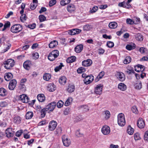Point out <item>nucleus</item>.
<instances>
[{
    "mask_svg": "<svg viewBox=\"0 0 148 148\" xmlns=\"http://www.w3.org/2000/svg\"><path fill=\"white\" fill-rule=\"evenodd\" d=\"M134 131V129L133 128H132L131 126H129L127 127V133L130 135H132Z\"/></svg>",
    "mask_w": 148,
    "mask_h": 148,
    "instance_id": "nucleus-40",
    "label": "nucleus"
},
{
    "mask_svg": "<svg viewBox=\"0 0 148 148\" xmlns=\"http://www.w3.org/2000/svg\"><path fill=\"white\" fill-rule=\"evenodd\" d=\"M64 103V102L62 101H60L58 102L57 106L58 108H60L63 106Z\"/></svg>",
    "mask_w": 148,
    "mask_h": 148,
    "instance_id": "nucleus-53",
    "label": "nucleus"
},
{
    "mask_svg": "<svg viewBox=\"0 0 148 148\" xmlns=\"http://www.w3.org/2000/svg\"><path fill=\"white\" fill-rule=\"evenodd\" d=\"M4 77L6 81H9L13 78V75L11 73H8L5 74Z\"/></svg>",
    "mask_w": 148,
    "mask_h": 148,
    "instance_id": "nucleus-20",
    "label": "nucleus"
},
{
    "mask_svg": "<svg viewBox=\"0 0 148 148\" xmlns=\"http://www.w3.org/2000/svg\"><path fill=\"white\" fill-rule=\"evenodd\" d=\"M92 28V26L90 25H86L84 26L83 27V29L84 31H89Z\"/></svg>",
    "mask_w": 148,
    "mask_h": 148,
    "instance_id": "nucleus-42",
    "label": "nucleus"
},
{
    "mask_svg": "<svg viewBox=\"0 0 148 148\" xmlns=\"http://www.w3.org/2000/svg\"><path fill=\"white\" fill-rule=\"evenodd\" d=\"M85 71V69L83 67H79L77 70V71L78 73H81Z\"/></svg>",
    "mask_w": 148,
    "mask_h": 148,
    "instance_id": "nucleus-50",
    "label": "nucleus"
},
{
    "mask_svg": "<svg viewBox=\"0 0 148 148\" xmlns=\"http://www.w3.org/2000/svg\"><path fill=\"white\" fill-rule=\"evenodd\" d=\"M6 136L8 137H10L13 135V133L12 130L10 128L8 129L6 133Z\"/></svg>",
    "mask_w": 148,
    "mask_h": 148,
    "instance_id": "nucleus-29",
    "label": "nucleus"
},
{
    "mask_svg": "<svg viewBox=\"0 0 148 148\" xmlns=\"http://www.w3.org/2000/svg\"><path fill=\"white\" fill-rule=\"evenodd\" d=\"M62 63H60V65L58 66H56L55 69L54 70L56 72L59 71L60 69H62V67L64 66Z\"/></svg>",
    "mask_w": 148,
    "mask_h": 148,
    "instance_id": "nucleus-45",
    "label": "nucleus"
},
{
    "mask_svg": "<svg viewBox=\"0 0 148 148\" xmlns=\"http://www.w3.org/2000/svg\"><path fill=\"white\" fill-rule=\"evenodd\" d=\"M71 1V0H62L60 4L61 5L64 6L70 3Z\"/></svg>",
    "mask_w": 148,
    "mask_h": 148,
    "instance_id": "nucleus-39",
    "label": "nucleus"
},
{
    "mask_svg": "<svg viewBox=\"0 0 148 148\" xmlns=\"http://www.w3.org/2000/svg\"><path fill=\"white\" fill-rule=\"evenodd\" d=\"M62 138L64 145L66 147H69L71 144L70 139L65 135L62 136Z\"/></svg>",
    "mask_w": 148,
    "mask_h": 148,
    "instance_id": "nucleus-5",
    "label": "nucleus"
},
{
    "mask_svg": "<svg viewBox=\"0 0 148 148\" xmlns=\"http://www.w3.org/2000/svg\"><path fill=\"white\" fill-rule=\"evenodd\" d=\"M56 86L53 84H49L47 86V89L50 92L56 90Z\"/></svg>",
    "mask_w": 148,
    "mask_h": 148,
    "instance_id": "nucleus-23",
    "label": "nucleus"
},
{
    "mask_svg": "<svg viewBox=\"0 0 148 148\" xmlns=\"http://www.w3.org/2000/svg\"><path fill=\"white\" fill-rule=\"evenodd\" d=\"M107 45L109 48H112L114 46V43L112 42L108 41L107 42Z\"/></svg>",
    "mask_w": 148,
    "mask_h": 148,
    "instance_id": "nucleus-60",
    "label": "nucleus"
},
{
    "mask_svg": "<svg viewBox=\"0 0 148 148\" xmlns=\"http://www.w3.org/2000/svg\"><path fill=\"white\" fill-rule=\"evenodd\" d=\"M118 123L121 126H123L125 125V121L124 115L123 113L119 114L118 115Z\"/></svg>",
    "mask_w": 148,
    "mask_h": 148,
    "instance_id": "nucleus-4",
    "label": "nucleus"
},
{
    "mask_svg": "<svg viewBox=\"0 0 148 148\" xmlns=\"http://www.w3.org/2000/svg\"><path fill=\"white\" fill-rule=\"evenodd\" d=\"M56 0H51L49 2V5L51 7L56 4Z\"/></svg>",
    "mask_w": 148,
    "mask_h": 148,
    "instance_id": "nucleus-58",
    "label": "nucleus"
},
{
    "mask_svg": "<svg viewBox=\"0 0 148 148\" xmlns=\"http://www.w3.org/2000/svg\"><path fill=\"white\" fill-rule=\"evenodd\" d=\"M81 109L84 110L85 111H87L89 110V108L88 106L86 105H83L80 106Z\"/></svg>",
    "mask_w": 148,
    "mask_h": 148,
    "instance_id": "nucleus-51",
    "label": "nucleus"
},
{
    "mask_svg": "<svg viewBox=\"0 0 148 148\" xmlns=\"http://www.w3.org/2000/svg\"><path fill=\"white\" fill-rule=\"evenodd\" d=\"M23 132V131L22 130H20L17 131L15 135L17 137H19L21 135Z\"/></svg>",
    "mask_w": 148,
    "mask_h": 148,
    "instance_id": "nucleus-54",
    "label": "nucleus"
},
{
    "mask_svg": "<svg viewBox=\"0 0 148 148\" xmlns=\"http://www.w3.org/2000/svg\"><path fill=\"white\" fill-rule=\"evenodd\" d=\"M132 110L133 113L135 114H137L138 113V110L136 106H133L132 107Z\"/></svg>",
    "mask_w": 148,
    "mask_h": 148,
    "instance_id": "nucleus-59",
    "label": "nucleus"
},
{
    "mask_svg": "<svg viewBox=\"0 0 148 148\" xmlns=\"http://www.w3.org/2000/svg\"><path fill=\"white\" fill-rule=\"evenodd\" d=\"M92 61L90 59H87L86 60L82 61V64L83 66H90L92 64Z\"/></svg>",
    "mask_w": 148,
    "mask_h": 148,
    "instance_id": "nucleus-19",
    "label": "nucleus"
},
{
    "mask_svg": "<svg viewBox=\"0 0 148 148\" xmlns=\"http://www.w3.org/2000/svg\"><path fill=\"white\" fill-rule=\"evenodd\" d=\"M32 63L31 61L27 60L25 61L23 64L24 68L27 70H29L31 65Z\"/></svg>",
    "mask_w": 148,
    "mask_h": 148,
    "instance_id": "nucleus-18",
    "label": "nucleus"
},
{
    "mask_svg": "<svg viewBox=\"0 0 148 148\" xmlns=\"http://www.w3.org/2000/svg\"><path fill=\"white\" fill-rule=\"evenodd\" d=\"M59 83L61 84H64L66 82V78L65 76H61L59 80Z\"/></svg>",
    "mask_w": 148,
    "mask_h": 148,
    "instance_id": "nucleus-28",
    "label": "nucleus"
},
{
    "mask_svg": "<svg viewBox=\"0 0 148 148\" xmlns=\"http://www.w3.org/2000/svg\"><path fill=\"white\" fill-rule=\"evenodd\" d=\"M135 88L137 89H140L142 88V84L141 82L137 83L135 85Z\"/></svg>",
    "mask_w": 148,
    "mask_h": 148,
    "instance_id": "nucleus-46",
    "label": "nucleus"
},
{
    "mask_svg": "<svg viewBox=\"0 0 148 148\" xmlns=\"http://www.w3.org/2000/svg\"><path fill=\"white\" fill-rule=\"evenodd\" d=\"M57 125V123L55 121H51L49 123V130L52 131L53 130Z\"/></svg>",
    "mask_w": 148,
    "mask_h": 148,
    "instance_id": "nucleus-15",
    "label": "nucleus"
},
{
    "mask_svg": "<svg viewBox=\"0 0 148 148\" xmlns=\"http://www.w3.org/2000/svg\"><path fill=\"white\" fill-rule=\"evenodd\" d=\"M117 78L121 82L124 81L125 79V74L122 72H117L116 74Z\"/></svg>",
    "mask_w": 148,
    "mask_h": 148,
    "instance_id": "nucleus-10",
    "label": "nucleus"
},
{
    "mask_svg": "<svg viewBox=\"0 0 148 148\" xmlns=\"http://www.w3.org/2000/svg\"><path fill=\"white\" fill-rule=\"evenodd\" d=\"M136 47V45L134 44H133V45H127L126 46V48L128 50H131L134 49Z\"/></svg>",
    "mask_w": 148,
    "mask_h": 148,
    "instance_id": "nucleus-36",
    "label": "nucleus"
},
{
    "mask_svg": "<svg viewBox=\"0 0 148 148\" xmlns=\"http://www.w3.org/2000/svg\"><path fill=\"white\" fill-rule=\"evenodd\" d=\"M125 72L128 75L131 74L132 73H134L135 72L133 68L131 66H128L127 68V69L125 71Z\"/></svg>",
    "mask_w": 148,
    "mask_h": 148,
    "instance_id": "nucleus-26",
    "label": "nucleus"
},
{
    "mask_svg": "<svg viewBox=\"0 0 148 148\" xmlns=\"http://www.w3.org/2000/svg\"><path fill=\"white\" fill-rule=\"evenodd\" d=\"M125 5V6H124V8H129L131 7V6L130 4L128 2H125V3H124V5Z\"/></svg>",
    "mask_w": 148,
    "mask_h": 148,
    "instance_id": "nucleus-56",
    "label": "nucleus"
},
{
    "mask_svg": "<svg viewBox=\"0 0 148 148\" xmlns=\"http://www.w3.org/2000/svg\"><path fill=\"white\" fill-rule=\"evenodd\" d=\"M51 78V75L49 73L44 74L43 76L44 79L46 81H48Z\"/></svg>",
    "mask_w": 148,
    "mask_h": 148,
    "instance_id": "nucleus-43",
    "label": "nucleus"
},
{
    "mask_svg": "<svg viewBox=\"0 0 148 148\" xmlns=\"http://www.w3.org/2000/svg\"><path fill=\"white\" fill-rule=\"evenodd\" d=\"M4 67L7 69H10L15 64L14 60L10 59L4 62L3 63Z\"/></svg>",
    "mask_w": 148,
    "mask_h": 148,
    "instance_id": "nucleus-2",
    "label": "nucleus"
},
{
    "mask_svg": "<svg viewBox=\"0 0 148 148\" xmlns=\"http://www.w3.org/2000/svg\"><path fill=\"white\" fill-rule=\"evenodd\" d=\"M76 58L75 56H72L69 58L67 59V62L68 63H71L74 62L76 60Z\"/></svg>",
    "mask_w": 148,
    "mask_h": 148,
    "instance_id": "nucleus-34",
    "label": "nucleus"
},
{
    "mask_svg": "<svg viewBox=\"0 0 148 148\" xmlns=\"http://www.w3.org/2000/svg\"><path fill=\"white\" fill-rule=\"evenodd\" d=\"M105 114H106L105 118L106 119H108L110 117V112L108 110H106L105 111Z\"/></svg>",
    "mask_w": 148,
    "mask_h": 148,
    "instance_id": "nucleus-55",
    "label": "nucleus"
},
{
    "mask_svg": "<svg viewBox=\"0 0 148 148\" xmlns=\"http://www.w3.org/2000/svg\"><path fill=\"white\" fill-rule=\"evenodd\" d=\"M22 26L18 24H16L12 25L10 28V31L13 33H17L22 31Z\"/></svg>",
    "mask_w": 148,
    "mask_h": 148,
    "instance_id": "nucleus-1",
    "label": "nucleus"
},
{
    "mask_svg": "<svg viewBox=\"0 0 148 148\" xmlns=\"http://www.w3.org/2000/svg\"><path fill=\"white\" fill-rule=\"evenodd\" d=\"M104 75V72L103 71H102L100 72L96 78L95 79V81L97 82L99 81L100 79L102 78Z\"/></svg>",
    "mask_w": 148,
    "mask_h": 148,
    "instance_id": "nucleus-33",
    "label": "nucleus"
},
{
    "mask_svg": "<svg viewBox=\"0 0 148 148\" xmlns=\"http://www.w3.org/2000/svg\"><path fill=\"white\" fill-rule=\"evenodd\" d=\"M33 115V114L32 112H27L25 115V118L26 119H29L32 118Z\"/></svg>",
    "mask_w": 148,
    "mask_h": 148,
    "instance_id": "nucleus-38",
    "label": "nucleus"
},
{
    "mask_svg": "<svg viewBox=\"0 0 148 148\" xmlns=\"http://www.w3.org/2000/svg\"><path fill=\"white\" fill-rule=\"evenodd\" d=\"M103 86L101 84L97 85L95 88L94 92L97 94L100 95L102 92Z\"/></svg>",
    "mask_w": 148,
    "mask_h": 148,
    "instance_id": "nucleus-8",
    "label": "nucleus"
},
{
    "mask_svg": "<svg viewBox=\"0 0 148 148\" xmlns=\"http://www.w3.org/2000/svg\"><path fill=\"white\" fill-rule=\"evenodd\" d=\"M7 94L6 90L3 88H0V95L2 96H5Z\"/></svg>",
    "mask_w": 148,
    "mask_h": 148,
    "instance_id": "nucleus-30",
    "label": "nucleus"
},
{
    "mask_svg": "<svg viewBox=\"0 0 148 148\" xmlns=\"http://www.w3.org/2000/svg\"><path fill=\"white\" fill-rule=\"evenodd\" d=\"M75 90V86L72 85H69L67 90L69 93H71L73 92Z\"/></svg>",
    "mask_w": 148,
    "mask_h": 148,
    "instance_id": "nucleus-31",
    "label": "nucleus"
},
{
    "mask_svg": "<svg viewBox=\"0 0 148 148\" xmlns=\"http://www.w3.org/2000/svg\"><path fill=\"white\" fill-rule=\"evenodd\" d=\"M58 44V42L56 40H54L51 41L49 45V47L50 48H53L56 46Z\"/></svg>",
    "mask_w": 148,
    "mask_h": 148,
    "instance_id": "nucleus-24",
    "label": "nucleus"
},
{
    "mask_svg": "<svg viewBox=\"0 0 148 148\" xmlns=\"http://www.w3.org/2000/svg\"><path fill=\"white\" fill-rule=\"evenodd\" d=\"M59 55V52L58 50H55L49 53L48 56V59L51 61H52L57 58Z\"/></svg>",
    "mask_w": 148,
    "mask_h": 148,
    "instance_id": "nucleus-3",
    "label": "nucleus"
},
{
    "mask_svg": "<svg viewBox=\"0 0 148 148\" xmlns=\"http://www.w3.org/2000/svg\"><path fill=\"white\" fill-rule=\"evenodd\" d=\"M8 105L7 102L3 101L0 102V106L1 107H5Z\"/></svg>",
    "mask_w": 148,
    "mask_h": 148,
    "instance_id": "nucleus-57",
    "label": "nucleus"
},
{
    "mask_svg": "<svg viewBox=\"0 0 148 148\" xmlns=\"http://www.w3.org/2000/svg\"><path fill=\"white\" fill-rule=\"evenodd\" d=\"M56 104V102H53L49 103L47 106L45 108L47 111H52L55 108Z\"/></svg>",
    "mask_w": 148,
    "mask_h": 148,
    "instance_id": "nucleus-7",
    "label": "nucleus"
},
{
    "mask_svg": "<svg viewBox=\"0 0 148 148\" xmlns=\"http://www.w3.org/2000/svg\"><path fill=\"white\" fill-rule=\"evenodd\" d=\"M117 24L114 22H110L109 24V27L111 29H114L117 27Z\"/></svg>",
    "mask_w": 148,
    "mask_h": 148,
    "instance_id": "nucleus-35",
    "label": "nucleus"
},
{
    "mask_svg": "<svg viewBox=\"0 0 148 148\" xmlns=\"http://www.w3.org/2000/svg\"><path fill=\"white\" fill-rule=\"evenodd\" d=\"M134 36L136 40L138 41H142L143 40V37L140 33H138L136 34Z\"/></svg>",
    "mask_w": 148,
    "mask_h": 148,
    "instance_id": "nucleus-27",
    "label": "nucleus"
},
{
    "mask_svg": "<svg viewBox=\"0 0 148 148\" xmlns=\"http://www.w3.org/2000/svg\"><path fill=\"white\" fill-rule=\"evenodd\" d=\"M126 23L127 24L132 25L134 23V21L130 18H127L126 20Z\"/></svg>",
    "mask_w": 148,
    "mask_h": 148,
    "instance_id": "nucleus-62",
    "label": "nucleus"
},
{
    "mask_svg": "<svg viewBox=\"0 0 148 148\" xmlns=\"http://www.w3.org/2000/svg\"><path fill=\"white\" fill-rule=\"evenodd\" d=\"M134 137L135 140H138L140 139L139 134L138 133H136L134 134Z\"/></svg>",
    "mask_w": 148,
    "mask_h": 148,
    "instance_id": "nucleus-63",
    "label": "nucleus"
},
{
    "mask_svg": "<svg viewBox=\"0 0 148 148\" xmlns=\"http://www.w3.org/2000/svg\"><path fill=\"white\" fill-rule=\"evenodd\" d=\"M37 5V4L36 3H32L31 4L30 9L31 10H34L36 8Z\"/></svg>",
    "mask_w": 148,
    "mask_h": 148,
    "instance_id": "nucleus-61",
    "label": "nucleus"
},
{
    "mask_svg": "<svg viewBox=\"0 0 148 148\" xmlns=\"http://www.w3.org/2000/svg\"><path fill=\"white\" fill-rule=\"evenodd\" d=\"M67 9L69 12L71 13L75 10V7L73 4H70L67 5Z\"/></svg>",
    "mask_w": 148,
    "mask_h": 148,
    "instance_id": "nucleus-17",
    "label": "nucleus"
},
{
    "mask_svg": "<svg viewBox=\"0 0 148 148\" xmlns=\"http://www.w3.org/2000/svg\"><path fill=\"white\" fill-rule=\"evenodd\" d=\"M21 118L19 116H15L13 118V122L16 124L20 123L21 122Z\"/></svg>",
    "mask_w": 148,
    "mask_h": 148,
    "instance_id": "nucleus-22",
    "label": "nucleus"
},
{
    "mask_svg": "<svg viewBox=\"0 0 148 148\" xmlns=\"http://www.w3.org/2000/svg\"><path fill=\"white\" fill-rule=\"evenodd\" d=\"M94 79V77L92 75H88L85 78L84 80V83L88 84L90 83Z\"/></svg>",
    "mask_w": 148,
    "mask_h": 148,
    "instance_id": "nucleus-6",
    "label": "nucleus"
},
{
    "mask_svg": "<svg viewBox=\"0 0 148 148\" xmlns=\"http://www.w3.org/2000/svg\"><path fill=\"white\" fill-rule=\"evenodd\" d=\"M83 45L81 44L77 46L75 48V51L77 53H80L83 50Z\"/></svg>",
    "mask_w": 148,
    "mask_h": 148,
    "instance_id": "nucleus-21",
    "label": "nucleus"
},
{
    "mask_svg": "<svg viewBox=\"0 0 148 148\" xmlns=\"http://www.w3.org/2000/svg\"><path fill=\"white\" fill-rule=\"evenodd\" d=\"M72 99L71 98H69L66 101L64 105L66 106H68L72 102Z\"/></svg>",
    "mask_w": 148,
    "mask_h": 148,
    "instance_id": "nucleus-44",
    "label": "nucleus"
},
{
    "mask_svg": "<svg viewBox=\"0 0 148 148\" xmlns=\"http://www.w3.org/2000/svg\"><path fill=\"white\" fill-rule=\"evenodd\" d=\"M118 88L121 90L124 91L126 89L127 86L124 84L121 83L119 84Z\"/></svg>",
    "mask_w": 148,
    "mask_h": 148,
    "instance_id": "nucleus-25",
    "label": "nucleus"
},
{
    "mask_svg": "<svg viewBox=\"0 0 148 148\" xmlns=\"http://www.w3.org/2000/svg\"><path fill=\"white\" fill-rule=\"evenodd\" d=\"M101 131L103 134L107 135L110 132V128L109 126L106 125L102 128Z\"/></svg>",
    "mask_w": 148,
    "mask_h": 148,
    "instance_id": "nucleus-11",
    "label": "nucleus"
},
{
    "mask_svg": "<svg viewBox=\"0 0 148 148\" xmlns=\"http://www.w3.org/2000/svg\"><path fill=\"white\" fill-rule=\"evenodd\" d=\"M131 58L130 56H126L124 60L123 61V62L124 64H127L129 63L131 61Z\"/></svg>",
    "mask_w": 148,
    "mask_h": 148,
    "instance_id": "nucleus-37",
    "label": "nucleus"
},
{
    "mask_svg": "<svg viewBox=\"0 0 148 148\" xmlns=\"http://www.w3.org/2000/svg\"><path fill=\"white\" fill-rule=\"evenodd\" d=\"M10 25V22L8 21L4 25L3 28L2 29V31H4L7 28H9Z\"/></svg>",
    "mask_w": 148,
    "mask_h": 148,
    "instance_id": "nucleus-41",
    "label": "nucleus"
},
{
    "mask_svg": "<svg viewBox=\"0 0 148 148\" xmlns=\"http://www.w3.org/2000/svg\"><path fill=\"white\" fill-rule=\"evenodd\" d=\"M20 99L23 102L25 103H28L29 100L28 97L24 94L20 96Z\"/></svg>",
    "mask_w": 148,
    "mask_h": 148,
    "instance_id": "nucleus-13",
    "label": "nucleus"
},
{
    "mask_svg": "<svg viewBox=\"0 0 148 148\" xmlns=\"http://www.w3.org/2000/svg\"><path fill=\"white\" fill-rule=\"evenodd\" d=\"M37 98L38 101L40 102H43L45 99V97L43 94L38 95Z\"/></svg>",
    "mask_w": 148,
    "mask_h": 148,
    "instance_id": "nucleus-32",
    "label": "nucleus"
},
{
    "mask_svg": "<svg viewBox=\"0 0 148 148\" xmlns=\"http://www.w3.org/2000/svg\"><path fill=\"white\" fill-rule=\"evenodd\" d=\"M144 139L145 140L148 141V131H146L144 136Z\"/></svg>",
    "mask_w": 148,
    "mask_h": 148,
    "instance_id": "nucleus-64",
    "label": "nucleus"
},
{
    "mask_svg": "<svg viewBox=\"0 0 148 148\" xmlns=\"http://www.w3.org/2000/svg\"><path fill=\"white\" fill-rule=\"evenodd\" d=\"M26 19V15L25 14H21L20 17V19L21 22H24Z\"/></svg>",
    "mask_w": 148,
    "mask_h": 148,
    "instance_id": "nucleus-52",
    "label": "nucleus"
},
{
    "mask_svg": "<svg viewBox=\"0 0 148 148\" xmlns=\"http://www.w3.org/2000/svg\"><path fill=\"white\" fill-rule=\"evenodd\" d=\"M47 111L45 108L42 109L41 112V116L42 118L44 117L46 114V111Z\"/></svg>",
    "mask_w": 148,
    "mask_h": 148,
    "instance_id": "nucleus-47",
    "label": "nucleus"
},
{
    "mask_svg": "<svg viewBox=\"0 0 148 148\" xmlns=\"http://www.w3.org/2000/svg\"><path fill=\"white\" fill-rule=\"evenodd\" d=\"M137 124L138 127L140 128H143L145 126V123L143 119L141 118H140L138 119Z\"/></svg>",
    "mask_w": 148,
    "mask_h": 148,
    "instance_id": "nucleus-14",
    "label": "nucleus"
},
{
    "mask_svg": "<svg viewBox=\"0 0 148 148\" xmlns=\"http://www.w3.org/2000/svg\"><path fill=\"white\" fill-rule=\"evenodd\" d=\"M81 30L78 29H73L68 31V34L71 35H73L76 34H78L80 33Z\"/></svg>",
    "mask_w": 148,
    "mask_h": 148,
    "instance_id": "nucleus-12",
    "label": "nucleus"
},
{
    "mask_svg": "<svg viewBox=\"0 0 148 148\" xmlns=\"http://www.w3.org/2000/svg\"><path fill=\"white\" fill-rule=\"evenodd\" d=\"M39 19L40 22L44 21L46 19V17L42 15H40L39 16Z\"/></svg>",
    "mask_w": 148,
    "mask_h": 148,
    "instance_id": "nucleus-49",
    "label": "nucleus"
},
{
    "mask_svg": "<svg viewBox=\"0 0 148 148\" xmlns=\"http://www.w3.org/2000/svg\"><path fill=\"white\" fill-rule=\"evenodd\" d=\"M98 9V7L97 6H94L92 9L90 10L89 12L91 13H93L95 12Z\"/></svg>",
    "mask_w": 148,
    "mask_h": 148,
    "instance_id": "nucleus-48",
    "label": "nucleus"
},
{
    "mask_svg": "<svg viewBox=\"0 0 148 148\" xmlns=\"http://www.w3.org/2000/svg\"><path fill=\"white\" fill-rule=\"evenodd\" d=\"M135 71L136 72H138L140 71L143 72L145 69V67L141 65L138 64L135 66Z\"/></svg>",
    "mask_w": 148,
    "mask_h": 148,
    "instance_id": "nucleus-16",
    "label": "nucleus"
},
{
    "mask_svg": "<svg viewBox=\"0 0 148 148\" xmlns=\"http://www.w3.org/2000/svg\"><path fill=\"white\" fill-rule=\"evenodd\" d=\"M17 82L16 79H13L11 80L9 84L8 88L10 90H14L16 86Z\"/></svg>",
    "mask_w": 148,
    "mask_h": 148,
    "instance_id": "nucleus-9",
    "label": "nucleus"
}]
</instances>
